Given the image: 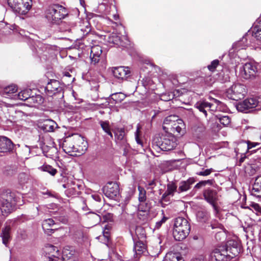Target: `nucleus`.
Instances as JSON below:
<instances>
[{
  "mask_svg": "<svg viewBox=\"0 0 261 261\" xmlns=\"http://www.w3.org/2000/svg\"><path fill=\"white\" fill-rule=\"evenodd\" d=\"M105 195L112 199L117 198L119 194V188L116 182H110L103 189Z\"/></svg>",
  "mask_w": 261,
  "mask_h": 261,
  "instance_id": "11",
  "label": "nucleus"
},
{
  "mask_svg": "<svg viewBox=\"0 0 261 261\" xmlns=\"http://www.w3.org/2000/svg\"><path fill=\"white\" fill-rule=\"evenodd\" d=\"M54 224V221L52 219H46L42 222V228L46 233L49 235L56 229V228H52Z\"/></svg>",
  "mask_w": 261,
  "mask_h": 261,
  "instance_id": "26",
  "label": "nucleus"
},
{
  "mask_svg": "<svg viewBox=\"0 0 261 261\" xmlns=\"http://www.w3.org/2000/svg\"><path fill=\"white\" fill-rule=\"evenodd\" d=\"M68 25H71V27L70 29H67L66 28V32L68 31V32H71L72 33H73L75 32L76 28L75 27V23L73 22H68Z\"/></svg>",
  "mask_w": 261,
  "mask_h": 261,
  "instance_id": "53",
  "label": "nucleus"
},
{
  "mask_svg": "<svg viewBox=\"0 0 261 261\" xmlns=\"http://www.w3.org/2000/svg\"><path fill=\"white\" fill-rule=\"evenodd\" d=\"M253 36L257 40H261V20L258 24L254 26L252 30Z\"/></svg>",
  "mask_w": 261,
  "mask_h": 261,
  "instance_id": "36",
  "label": "nucleus"
},
{
  "mask_svg": "<svg viewBox=\"0 0 261 261\" xmlns=\"http://www.w3.org/2000/svg\"><path fill=\"white\" fill-rule=\"evenodd\" d=\"M167 220V218L166 217H163V218L159 221L157 222L155 224V228L159 229L161 225L166 222Z\"/></svg>",
  "mask_w": 261,
  "mask_h": 261,
  "instance_id": "55",
  "label": "nucleus"
},
{
  "mask_svg": "<svg viewBox=\"0 0 261 261\" xmlns=\"http://www.w3.org/2000/svg\"><path fill=\"white\" fill-rule=\"evenodd\" d=\"M214 180L213 179H208L206 180H202L199 181L195 186V188L200 189L203 187H205L206 185L212 186L213 185Z\"/></svg>",
  "mask_w": 261,
  "mask_h": 261,
  "instance_id": "44",
  "label": "nucleus"
},
{
  "mask_svg": "<svg viewBox=\"0 0 261 261\" xmlns=\"http://www.w3.org/2000/svg\"><path fill=\"white\" fill-rule=\"evenodd\" d=\"M16 91V87L15 85H10L2 90L1 94L6 98L16 99L15 94H14Z\"/></svg>",
  "mask_w": 261,
  "mask_h": 261,
  "instance_id": "22",
  "label": "nucleus"
},
{
  "mask_svg": "<svg viewBox=\"0 0 261 261\" xmlns=\"http://www.w3.org/2000/svg\"><path fill=\"white\" fill-rule=\"evenodd\" d=\"M89 219L93 220V223L95 224L99 223L101 221V217L97 214L90 213L88 216Z\"/></svg>",
  "mask_w": 261,
  "mask_h": 261,
  "instance_id": "45",
  "label": "nucleus"
},
{
  "mask_svg": "<svg viewBox=\"0 0 261 261\" xmlns=\"http://www.w3.org/2000/svg\"><path fill=\"white\" fill-rule=\"evenodd\" d=\"M66 261H77L76 252L72 246H68L66 248Z\"/></svg>",
  "mask_w": 261,
  "mask_h": 261,
  "instance_id": "30",
  "label": "nucleus"
},
{
  "mask_svg": "<svg viewBox=\"0 0 261 261\" xmlns=\"http://www.w3.org/2000/svg\"><path fill=\"white\" fill-rule=\"evenodd\" d=\"M247 151L246 153H250V154L254 153V152H258L261 153V147H258L257 149L255 150H251L254 147H256L260 145L258 143L256 142H251L249 141H247Z\"/></svg>",
  "mask_w": 261,
  "mask_h": 261,
  "instance_id": "33",
  "label": "nucleus"
},
{
  "mask_svg": "<svg viewBox=\"0 0 261 261\" xmlns=\"http://www.w3.org/2000/svg\"><path fill=\"white\" fill-rule=\"evenodd\" d=\"M73 177H68L67 182H66V196H76L79 195L80 186L77 184H75V182L73 180Z\"/></svg>",
  "mask_w": 261,
  "mask_h": 261,
  "instance_id": "17",
  "label": "nucleus"
},
{
  "mask_svg": "<svg viewBox=\"0 0 261 261\" xmlns=\"http://www.w3.org/2000/svg\"><path fill=\"white\" fill-rule=\"evenodd\" d=\"M257 106H260V102L253 98H247L243 102H240L237 106V109L241 112H245L250 109L254 108Z\"/></svg>",
  "mask_w": 261,
  "mask_h": 261,
  "instance_id": "14",
  "label": "nucleus"
},
{
  "mask_svg": "<svg viewBox=\"0 0 261 261\" xmlns=\"http://www.w3.org/2000/svg\"><path fill=\"white\" fill-rule=\"evenodd\" d=\"M66 154L76 156L83 154L87 149L88 143L83 137L78 134L66 135Z\"/></svg>",
  "mask_w": 261,
  "mask_h": 261,
  "instance_id": "2",
  "label": "nucleus"
},
{
  "mask_svg": "<svg viewBox=\"0 0 261 261\" xmlns=\"http://www.w3.org/2000/svg\"><path fill=\"white\" fill-rule=\"evenodd\" d=\"M150 208V204L145 202H140L138 205V210L140 211L146 212L149 210Z\"/></svg>",
  "mask_w": 261,
  "mask_h": 261,
  "instance_id": "47",
  "label": "nucleus"
},
{
  "mask_svg": "<svg viewBox=\"0 0 261 261\" xmlns=\"http://www.w3.org/2000/svg\"><path fill=\"white\" fill-rule=\"evenodd\" d=\"M39 169L44 172L49 173L51 175H55L57 173V170L51 166L48 165H43L39 167Z\"/></svg>",
  "mask_w": 261,
  "mask_h": 261,
  "instance_id": "37",
  "label": "nucleus"
},
{
  "mask_svg": "<svg viewBox=\"0 0 261 261\" xmlns=\"http://www.w3.org/2000/svg\"><path fill=\"white\" fill-rule=\"evenodd\" d=\"M10 230H11V227L10 226H6L2 230V232L1 233V237L3 239V243L6 246H7V245L9 243V240L10 239Z\"/></svg>",
  "mask_w": 261,
  "mask_h": 261,
  "instance_id": "31",
  "label": "nucleus"
},
{
  "mask_svg": "<svg viewBox=\"0 0 261 261\" xmlns=\"http://www.w3.org/2000/svg\"><path fill=\"white\" fill-rule=\"evenodd\" d=\"M196 217L199 221L205 222L206 220H207L208 215L206 212L199 211L197 213Z\"/></svg>",
  "mask_w": 261,
  "mask_h": 261,
  "instance_id": "39",
  "label": "nucleus"
},
{
  "mask_svg": "<svg viewBox=\"0 0 261 261\" xmlns=\"http://www.w3.org/2000/svg\"><path fill=\"white\" fill-rule=\"evenodd\" d=\"M221 236H224V234L223 232H219L216 234V238L217 239L218 237H221Z\"/></svg>",
  "mask_w": 261,
  "mask_h": 261,
  "instance_id": "62",
  "label": "nucleus"
},
{
  "mask_svg": "<svg viewBox=\"0 0 261 261\" xmlns=\"http://www.w3.org/2000/svg\"><path fill=\"white\" fill-rule=\"evenodd\" d=\"M249 208L257 215L261 216V206L258 203H251L249 205ZM259 220L261 221V219H259Z\"/></svg>",
  "mask_w": 261,
  "mask_h": 261,
  "instance_id": "38",
  "label": "nucleus"
},
{
  "mask_svg": "<svg viewBox=\"0 0 261 261\" xmlns=\"http://www.w3.org/2000/svg\"><path fill=\"white\" fill-rule=\"evenodd\" d=\"M8 4L14 13L24 15L31 10L32 0H8Z\"/></svg>",
  "mask_w": 261,
  "mask_h": 261,
  "instance_id": "8",
  "label": "nucleus"
},
{
  "mask_svg": "<svg viewBox=\"0 0 261 261\" xmlns=\"http://www.w3.org/2000/svg\"><path fill=\"white\" fill-rule=\"evenodd\" d=\"M45 14L49 22L59 24L65 18V8L58 4L49 6L46 9Z\"/></svg>",
  "mask_w": 261,
  "mask_h": 261,
  "instance_id": "6",
  "label": "nucleus"
},
{
  "mask_svg": "<svg viewBox=\"0 0 261 261\" xmlns=\"http://www.w3.org/2000/svg\"><path fill=\"white\" fill-rule=\"evenodd\" d=\"M84 25L83 27H82L81 29V31L83 32V36H87V37H83L82 41L83 44L85 46H87L86 44L87 43H90V41L93 42V40L92 39L93 37V34L90 33L91 28L90 24L88 22L86 21L84 23Z\"/></svg>",
  "mask_w": 261,
  "mask_h": 261,
  "instance_id": "18",
  "label": "nucleus"
},
{
  "mask_svg": "<svg viewBox=\"0 0 261 261\" xmlns=\"http://www.w3.org/2000/svg\"><path fill=\"white\" fill-rule=\"evenodd\" d=\"M138 190L139 192V201L140 202H145L146 199V192L145 190L141 186H138Z\"/></svg>",
  "mask_w": 261,
  "mask_h": 261,
  "instance_id": "41",
  "label": "nucleus"
},
{
  "mask_svg": "<svg viewBox=\"0 0 261 261\" xmlns=\"http://www.w3.org/2000/svg\"><path fill=\"white\" fill-rule=\"evenodd\" d=\"M219 122L223 125H227L230 122V119L228 116H223L219 118Z\"/></svg>",
  "mask_w": 261,
  "mask_h": 261,
  "instance_id": "49",
  "label": "nucleus"
},
{
  "mask_svg": "<svg viewBox=\"0 0 261 261\" xmlns=\"http://www.w3.org/2000/svg\"><path fill=\"white\" fill-rule=\"evenodd\" d=\"M191 226L188 220L179 217L174 219L173 236L176 241H180L187 238L190 231Z\"/></svg>",
  "mask_w": 261,
  "mask_h": 261,
  "instance_id": "4",
  "label": "nucleus"
},
{
  "mask_svg": "<svg viewBox=\"0 0 261 261\" xmlns=\"http://www.w3.org/2000/svg\"><path fill=\"white\" fill-rule=\"evenodd\" d=\"M240 243L235 240H228L225 245L214 249L210 253L209 261H228L239 255Z\"/></svg>",
  "mask_w": 261,
  "mask_h": 261,
  "instance_id": "1",
  "label": "nucleus"
},
{
  "mask_svg": "<svg viewBox=\"0 0 261 261\" xmlns=\"http://www.w3.org/2000/svg\"><path fill=\"white\" fill-rule=\"evenodd\" d=\"M102 237L105 238V242H108L110 237L109 229L106 227L105 229L103 230Z\"/></svg>",
  "mask_w": 261,
  "mask_h": 261,
  "instance_id": "52",
  "label": "nucleus"
},
{
  "mask_svg": "<svg viewBox=\"0 0 261 261\" xmlns=\"http://www.w3.org/2000/svg\"><path fill=\"white\" fill-rule=\"evenodd\" d=\"M92 198L96 201H101V197L97 194H93L92 195Z\"/></svg>",
  "mask_w": 261,
  "mask_h": 261,
  "instance_id": "58",
  "label": "nucleus"
},
{
  "mask_svg": "<svg viewBox=\"0 0 261 261\" xmlns=\"http://www.w3.org/2000/svg\"><path fill=\"white\" fill-rule=\"evenodd\" d=\"M104 222L111 221L113 219V215L111 213H107L102 216Z\"/></svg>",
  "mask_w": 261,
  "mask_h": 261,
  "instance_id": "54",
  "label": "nucleus"
},
{
  "mask_svg": "<svg viewBox=\"0 0 261 261\" xmlns=\"http://www.w3.org/2000/svg\"><path fill=\"white\" fill-rule=\"evenodd\" d=\"M163 128L166 132L178 135L184 133L185 127L182 120L176 115H170L164 119Z\"/></svg>",
  "mask_w": 261,
  "mask_h": 261,
  "instance_id": "3",
  "label": "nucleus"
},
{
  "mask_svg": "<svg viewBox=\"0 0 261 261\" xmlns=\"http://www.w3.org/2000/svg\"><path fill=\"white\" fill-rule=\"evenodd\" d=\"M125 98L124 94L120 93H115L111 95V98L115 101V103L120 102Z\"/></svg>",
  "mask_w": 261,
  "mask_h": 261,
  "instance_id": "43",
  "label": "nucleus"
},
{
  "mask_svg": "<svg viewBox=\"0 0 261 261\" xmlns=\"http://www.w3.org/2000/svg\"><path fill=\"white\" fill-rule=\"evenodd\" d=\"M213 104L204 100H200L195 104V107L202 112L205 116H207V110H211Z\"/></svg>",
  "mask_w": 261,
  "mask_h": 261,
  "instance_id": "24",
  "label": "nucleus"
},
{
  "mask_svg": "<svg viewBox=\"0 0 261 261\" xmlns=\"http://www.w3.org/2000/svg\"><path fill=\"white\" fill-rule=\"evenodd\" d=\"M45 91L47 95L49 96H54L56 99L64 98V91L60 87L59 81L57 80H50L45 87Z\"/></svg>",
  "mask_w": 261,
  "mask_h": 261,
  "instance_id": "9",
  "label": "nucleus"
},
{
  "mask_svg": "<svg viewBox=\"0 0 261 261\" xmlns=\"http://www.w3.org/2000/svg\"><path fill=\"white\" fill-rule=\"evenodd\" d=\"M107 2V3L111 4V5H113L112 3L114 1V0H104Z\"/></svg>",
  "mask_w": 261,
  "mask_h": 261,
  "instance_id": "63",
  "label": "nucleus"
},
{
  "mask_svg": "<svg viewBox=\"0 0 261 261\" xmlns=\"http://www.w3.org/2000/svg\"><path fill=\"white\" fill-rule=\"evenodd\" d=\"M13 143L11 140L6 137H0V152H8L12 151Z\"/></svg>",
  "mask_w": 261,
  "mask_h": 261,
  "instance_id": "19",
  "label": "nucleus"
},
{
  "mask_svg": "<svg viewBox=\"0 0 261 261\" xmlns=\"http://www.w3.org/2000/svg\"><path fill=\"white\" fill-rule=\"evenodd\" d=\"M214 170L213 168L210 169H202L201 171H197L196 174L200 176H206L209 175L211 173L214 172Z\"/></svg>",
  "mask_w": 261,
  "mask_h": 261,
  "instance_id": "46",
  "label": "nucleus"
},
{
  "mask_svg": "<svg viewBox=\"0 0 261 261\" xmlns=\"http://www.w3.org/2000/svg\"><path fill=\"white\" fill-rule=\"evenodd\" d=\"M195 182L193 178H190L187 180L181 181L179 183L178 192L179 193L186 192L190 189L191 186Z\"/></svg>",
  "mask_w": 261,
  "mask_h": 261,
  "instance_id": "25",
  "label": "nucleus"
},
{
  "mask_svg": "<svg viewBox=\"0 0 261 261\" xmlns=\"http://www.w3.org/2000/svg\"><path fill=\"white\" fill-rule=\"evenodd\" d=\"M44 250L46 254H48L49 255L48 261H54L53 257L58 258L60 255L59 251L57 247L53 245L48 244L46 245Z\"/></svg>",
  "mask_w": 261,
  "mask_h": 261,
  "instance_id": "21",
  "label": "nucleus"
},
{
  "mask_svg": "<svg viewBox=\"0 0 261 261\" xmlns=\"http://www.w3.org/2000/svg\"><path fill=\"white\" fill-rule=\"evenodd\" d=\"M41 127L45 132H52L57 127V124L52 120L47 119L44 121Z\"/></svg>",
  "mask_w": 261,
  "mask_h": 261,
  "instance_id": "27",
  "label": "nucleus"
},
{
  "mask_svg": "<svg viewBox=\"0 0 261 261\" xmlns=\"http://www.w3.org/2000/svg\"><path fill=\"white\" fill-rule=\"evenodd\" d=\"M246 157L247 156H246L245 153H241V158L240 159V160H239V162L240 163V164H241L242 163H243L244 161V160Z\"/></svg>",
  "mask_w": 261,
  "mask_h": 261,
  "instance_id": "59",
  "label": "nucleus"
},
{
  "mask_svg": "<svg viewBox=\"0 0 261 261\" xmlns=\"http://www.w3.org/2000/svg\"><path fill=\"white\" fill-rule=\"evenodd\" d=\"M100 124L102 129L108 135H109L111 138H113L112 133L111 132L110 125L109 122L107 121H100Z\"/></svg>",
  "mask_w": 261,
  "mask_h": 261,
  "instance_id": "40",
  "label": "nucleus"
},
{
  "mask_svg": "<svg viewBox=\"0 0 261 261\" xmlns=\"http://www.w3.org/2000/svg\"><path fill=\"white\" fill-rule=\"evenodd\" d=\"M257 71L256 67L251 63H246L240 69V74L245 79L254 76Z\"/></svg>",
  "mask_w": 261,
  "mask_h": 261,
  "instance_id": "12",
  "label": "nucleus"
},
{
  "mask_svg": "<svg viewBox=\"0 0 261 261\" xmlns=\"http://www.w3.org/2000/svg\"><path fill=\"white\" fill-rule=\"evenodd\" d=\"M163 261H184L180 254L177 253L168 252L165 255Z\"/></svg>",
  "mask_w": 261,
  "mask_h": 261,
  "instance_id": "32",
  "label": "nucleus"
},
{
  "mask_svg": "<svg viewBox=\"0 0 261 261\" xmlns=\"http://www.w3.org/2000/svg\"><path fill=\"white\" fill-rule=\"evenodd\" d=\"M246 94L244 85L240 84H233L226 91V95L228 98L239 100L243 98Z\"/></svg>",
  "mask_w": 261,
  "mask_h": 261,
  "instance_id": "10",
  "label": "nucleus"
},
{
  "mask_svg": "<svg viewBox=\"0 0 261 261\" xmlns=\"http://www.w3.org/2000/svg\"><path fill=\"white\" fill-rule=\"evenodd\" d=\"M29 179V176L27 174L21 173L19 174L18 176V181L20 185H24L27 183Z\"/></svg>",
  "mask_w": 261,
  "mask_h": 261,
  "instance_id": "48",
  "label": "nucleus"
},
{
  "mask_svg": "<svg viewBox=\"0 0 261 261\" xmlns=\"http://www.w3.org/2000/svg\"><path fill=\"white\" fill-rule=\"evenodd\" d=\"M176 189L177 186L173 182H170L167 185L166 194L173 195V193L176 191Z\"/></svg>",
  "mask_w": 261,
  "mask_h": 261,
  "instance_id": "42",
  "label": "nucleus"
},
{
  "mask_svg": "<svg viewBox=\"0 0 261 261\" xmlns=\"http://www.w3.org/2000/svg\"><path fill=\"white\" fill-rule=\"evenodd\" d=\"M219 61L218 60H215L211 62V64L207 66L208 69L211 71H214L217 66L219 65Z\"/></svg>",
  "mask_w": 261,
  "mask_h": 261,
  "instance_id": "50",
  "label": "nucleus"
},
{
  "mask_svg": "<svg viewBox=\"0 0 261 261\" xmlns=\"http://www.w3.org/2000/svg\"><path fill=\"white\" fill-rule=\"evenodd\" d=\"M14 193L5 192L1 195V212L4 216L11 213L17 203Z\"/></svg>",
  "mask_w": 261,
  "mask_h": 261,
  "instance_id": "7",
  "label": "nucleus"
},
{
  "mask_svg": "<svg viewBox=\"0 0 261 261\" xmlns=\"http://www.w3.org/2000/svg\"><path fill=\"white\" fill-rule=\"evenodd\" d=\"M8 110L9 111L8 112L9 113H10V116H9L10 118L11 117H12L13 119H14L15 116H14L13 115V114L16 113V111L15 110V109L13 107L11 108L10 109H8Z\"/></svg>",
  "mask_w": 261,
  "mask_h": 261,
  "instance_id": "56",
  "label": "nucleus"
},
{
  "mask_svg": "<svg viewBox=\"0 0 261 261\" xmlns=\"http://www.w3.org/2000/svg\"><path fill=\"white\" fill-rule=\"evenodd\" d=\"M205 127L202 124L195 125L193 127V134L194 137L201 139L204 135Z\"/></svg>",
  "mask_w": 261,
  "mask_h": 261,
  "instance_id": "29",
  "label": "nucleus"
},
{
  "mask_svg": "<svg viewBox=\"0 0 261 261\" xmlns=\"http://www.w3.org/2000/svg\"><path fill=\"white\" fill-rule=\"evenodd\" d=\"M114 76L121 80H126L130 75V71L127 67L119 66L112 68Z\"/></svg>",
  "mask_w": 261,
  "mask_h": 261,
  "instance_id": "16",
  "label": "nucleus"
},
{
  "mask_svg": "<svg viewBox=\"0 0 261 261\" xmlns=\"http://www.w3.org/2000/svg\"><path fill=\"white\" fill-rule=\"evenodd\" d=\"M135 139H136V142L139 145H140L141 147L142 146V141H141L140 139L139 138V135L138 134V132H137L136 133V136H135Z\"/></svg>",
  "mask_w": 261,
  "mask_h": 261,
  "instance_id": "57",
  "label": "nucleus"
},
{
  "mask_svg": "<svg viewBox=\"0 0 261 261\" xmlns=\"http://www.w3.org/2000/svg\"><path fill=\"white\" fill-rule=\"evenodd\" d=\"M152 144L155 149H160L165 151L172 150L177 145L174 136L166 132L161 136L154 137Z\"/></svg>",
  "mask_w": 261,
  "mask_h": 261,
  "instance_id": "5",
  "label": "nucleus"
},
{
  "mask_svg": "<svg viewBox=\"0 0 261 261\" xmlns=\"http://www.w3.org/2000/svg\"><path fill=\"white\" fill-rule=\"evenodd\" d=\"M169 97H167L166 95H162V99L165 101H169L171 99V97L170 95L168 96Z\"/></svg>",
  "mask_w": 261,
  "mask_h": 261,
  "instance_id": "60",
  "label": "nucleus"
},
{
  "mask_svg": "<svg viewBox=\"0 0 261 261\" xmlns=\"http://www.w3.org/2000/svg\"><path fill=\"white\" fill-rule=\"evenodd\" d=\"M92 42L90 41V43H87L86 46L89 45L91 49L90 53V59L91 63L93 65H96L98 63L100 60V57L101 55L102 50V48L99 45H90Z\"/></svg>",
  "mask_w": 261,
  "mask_h": 261,
  "instance_id": "13",
  "label": "nucleus"
},
{
  "mask_svg": "<svg viewBox=\"0 0 261 261\" xmlns=\"http://www.w3.org/2000/svg\"><path fill=\"white\" fill-rule=\"evenodd\" d=\"M251 194L256 197H261V176L257 177L252 188L250 189Z\"/></svg>",
  "mask_w": 261,
  "mask_h": 261,
  "instance_id": "23",
  "label": "nucleus"
},
{
  "mask_svg": "<svg viewBox=\"0 0 261 261\" xmlns=\"http://www.w3.org/2000/svg\"><path fill=\"white\" fill-rule=\"evenodd\" d=\"M125 135L124 131L122 129L117 130L115 133V137L118 140H122Z\"/></svg>",
  "mask_w": 261,
  "mask_h": 261,
  "instance_id": "51",
  "label": "nucleus"
},
{
  "mask_svg": "<svg viewBox=\"0 0 261 261\" xmlns=\"http://www.w3.org/2000/svg\"><path fill=\"white\" fill-rule=\"evenodd\" d=\"M69 233L70 235L73 236L75 239L80 238L83 235L81 229L75 226L69 227Z\"/></svg>",
  "mask_w": 261,
  "mask_h": 261,
  "instance_id": "35",
  "label": "nucleus"
},
{
  "mask_svg": "<svg viewBox=\"0 0 261 261\" xmlns=\"http://www.w3.org/2000/svg\"><path fill=\"white\" fill-rule=\"evenodd\" d=\"M16 99H20L21 100H25L27 99L32 100L34 102L36 103H42L43 100L42 97L40 95H37L36 97H30L29 92L28 91H23L20 92L18 94H15Z\"/></svg>",
  "mask_w": 261,
  "mask_h": 261,
  "instance_id": "20",
  "label": "nucleus"
},
{
  "mask_svg": "<svg viewBox=\"0 0 261 261\" xmlns=\"http://www.w3.org/2000/svg\"><path fill=\"white\" fill-rule=\"evenodd\" d=\"M204 199L213 207L214 210L217 212V208L215 204L216 201L218 199V194L216 190L207 189L203 193Z\"/></svg>",
  "mask_w": 261,
  "mask_h": 261,
  "instance_id": "15",
  "label": "nucleus"
},
{
  "mask_svg": "<svg viewBox=\"0 0 261 261\" xmlns=\"http://www.w3.org/2000/svg\"><path fill=\"white\" fill-rule=\"evenodd\" d=\"M213 100H214V102L217 104V105H218L220 102L217 100V99H214L213 98Z\"/></svg>",
  "mask_w": 261,
  "mask_h": 261,
  "instance_id": "64",
  "label": "nucleus"
},
{
  "mask_svg": "<svg viewBox=\"0 0 261 261\" xmlns=\"http://www.w3.org/2000/svg\"><path fill=\"white\" fill-rule=\"evenodd\" d=\"M65 141V139H62V143H61V142L60 143V147H61L63 149V150L65 152V149L64 148V142Z\"/></svg>",
  "mask_w": 261,
  "mask_h": 261,
  "instance_id": "61",
  "label": "nucleus"
},
{
  "mask_svg": "<svg viewBox=\"0 0 261 261\" xmlns=\"http://www.w3.org/2000/svg\"><path fill=\"white\" fill-rule=\"evenodd\" d=\"M134 250L137 255H141L146 251V246L143 242L138 241L135 243Z\"/></svg>",
  "mask_w": 261,
  "mask_h": 261,
  "instance_id": "34",
  "label": "nucleus"
},
{
  "mask_svg": "<svg viewBox=\"0 0 261 261\" xmlns=\"http://www.w3.org/2000/svg\"><path fill=\"white\" fill-rule=\"evenodd\" d=\"M104 13L106 15H109V18L112 17L115 20H117L119 16L117 13V9L114 5H110L109 7L107 6L105 10Z\"/></svg>",
  "mask_w": 261,
  "mask_h": 261,
  "instance_id": "28",
  "label": "nucleus"
}]
</instances>
